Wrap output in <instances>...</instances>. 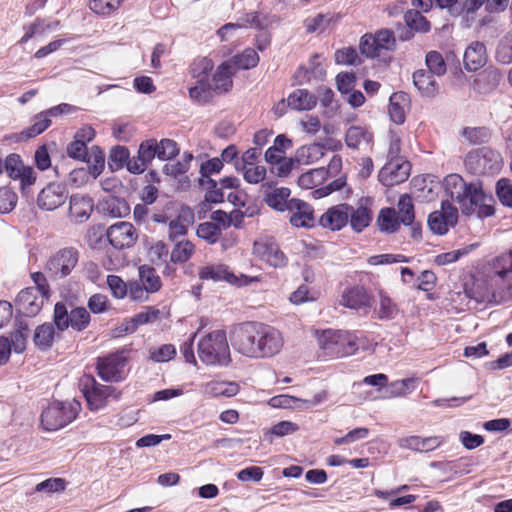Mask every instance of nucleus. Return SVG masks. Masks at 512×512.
<instances>
[{
  "mask_svg": "<svg viewBox=\"0 0 512 512\" xmlns=\"http://www.w3.org/2000/svg\"><path fill=\"white\" fill-rule=\"evenodd\" d=\"M445 193L456 201L464 215H472L475 205L481 201L483 190L480 184L466 183L459 174H449L443 180Z\"/></svg>",
  "mask_w": 512,
  "mask_h": 512,
  "instance_id": "1",
  "label": "nucleus"
},
{
  "mask_svg": "<svg viewBox=\"0 0 512 512\" xmlns=\"http://www.w3.org/2000/svg\"><path fill=\"white\" fill-rule=\"evenodd\" d=\"M261 328L262 323L256 321L242 322L233 326L229 332L233 349L245 357L259 359Z\"/></svg>",
  "mask_w": 512,
  "mask_h": 512,
  "instance_id": "2",
  "label": "nucleus"
},
{
  "mask_svg": "<svg viewBox=\"0 0 512 512\" xmlns=\"http://www.w3.org/2000/svg\"><path fill=\"white\" fill-rule=\"evenodd\" d=\"M199 359L208 366H227L231 362L227 335L215 330L205 335L197 345Z\"/></svg>",
  "mask_w": 512,
  "mask_h": 512,
  "instance_id": "3",
  "label": "nucleus"
},
{
  "mask_svg": "<svg viewBox=\"0 0 512 512\" xmlns=\"http://www.w3.org/2000/svg\"><path fill=\"white\" fill-rule=\"evenodd\" d=\"M81 410L76 400H53L45 407L40 416V423L45 431H57L74 421Z\"/></svg>",
  "mask_w": 512,
  "mask_h": 512,
  "instance_id": "4",
  "label": "nucleus"
},
{
  "mask_svg": "<svg viewBox=\"0 0 512 512\" xmlns=\"http://www.w3.org/2000/svg\"><path fill=\"white\" fill-rule=\"evenodd\" d=\"M464 163L467 170L474 175H494L502 168V157L491 147L482 146L468 152Z\"/></svg>",
  "mask_w": 512,
  "mask_h": 512,
  "instance_id": "5",
  "label": "nucleus"
},
{
  "mask_svg": "<svg viewBox=\"0 0 512 512\" xmlns=\"http://www.w3.org/2000/svg\"><path fill=\"white\" fill-rule=\"evenodd\" d=\"M79 385L88 407L92 411H98L104 408L109 400L118 401L121 397V392L114 386L102 385L91 375H84L80 379Z\"/></svg>",
  "mask_w": 512,
  "mask_h": 512,
  "instance_id": "6",
  "label": "nucleus"
},
{
  "mask_svg": "<svg viewBox=\"0 0 512 512\" xmlns=\"http://www.w3.org/2000/svg\"><path fill=\"white\" fill-rule=\"evenodd\" d=\"M91 322L89 311L84 307H74L68 311L67 305L59 301L54 305L53 323L59 332L71 327L74 331H84Z\"/></svg>",
  "mask_w": 512,
  "mask_h": 512,
  "instance_id": "7",
  "label": "nucleus"
},
{
  "mask_svg": "<svg viewBox=\"0 0 512 512\" xmlns=\"http://www.w3.org/2000/svg\"><path fill=\"white\" fill-rule=\"evenodd\" d=\"M79 260V252L73 247L63 248L46 262L44 271L52 280H60L71 274Z\"/></svg>",
  "mask_w": 512,
  "mask_h": 512,
  "instance_id": "8",
  "label": "nucleus"
},
{
  "mask_svg": "<svg viewBox=\"0 0 512 512\" xmlns=\"http://www.w3.org/2000/svg\"><path fill=\"white\" fill-rule=\"evenodd\" d=\"M319 343L324 350L339 357L352 355L358 349L356 338L351 333L341 330L323 331Z\"/></svg>",
  "mask_w": 512,
  "mask_h": 512,
  "instance_id": "9",
  "label": "nucleus"
},
{
  "mask_svg": "<svg viewBox=\"0 0 512 512\" xmlns=\"http://www.w3.org/2000/svg\"><path fill=\"white\" fill-rule=\"evenodd\" d=\"M458 222V209L449 200L441 201V209L429 214L427 224L436 235H445Z\"/></svg>",
  "mask_w": 512,
  "mask_h": 512,
  "instance_id": "10",
  "label": "nucleus"
},
{
  "mask_svg": "<svg viewBox=\"0 0 512 512\" xmlns=\"http://www.w3.org/2000/svg\"><path fill=\"white\" fill-rule=\"evenodd\" d=\"M318 155H323L322 146L320 144L302 146L297 149L295 158H281V160L275 164L276 167L271 169V172L278 177H287L291 173L295 163L304 162L305 164H310L318 159Z\"/></svg>",
  "mask_w": 512,
  "mask_h": 512,
  "instance_id": "11",
  "label": "nucleus"
},
{
  "mask_svg": "<svg viewBox=\"0 0 512 512\" xmlns=\"http://www.w3.org/2000/svg\"><path fill=\"white\" fill-rule=\"evenodd\" d=\"M127 359L123 352L111 353L105 357L98 358V376L106 382H119L124 379V368Z\"/></svg>",
  "mask_w": 512,
  "mask_h": 512,
  "instance_id": "12",
  "label": "nucleus"
},
{
  "mask_svg": "<svg viewBox=\"0 0 512 512\" xmlns=\"http://www.w3.org/2000/svg\"><path fill=\"white\" fill-rule=\"evenodd\" d=\"M4 170L10 178L20 181L23 193L36 181L34 169L31 166H25L19 154L11 153L6 157Z\"/></svg>",
  "mask_w": 512,
  "mask_h": 512,
  "instance_id": "13",
  "label": "nucleus"
},
{
  "mask_svg": "<svg viewBox=\"0 0 512 512\" xmlns=\"http://www.w3.org/2000/svg\"><path fill=\"white\" fill-rule=\"evenodd\" d=\"M106 237L111 246L117 250H123L134 246L138 239V233L132 223L121 221L107 229Z\"/></svg>",
  "mask_w": 512,
  "mask_h": 512,
  "instance_id": "14",
  "label": "nucleus"
},
{
  "mask_svg": "<svg viewBox=\"0 0 512 512\" xmlns=\"http://www.w3.org/2000/svg\"><path fill=\"white\" fill-rule=\"evenodd\" d=\"M69 192L65 184L50 182L37 196V205L41 210L53 211L63 205L68 199Z\"/></svg>",
  "mask_w": 512,
  "mask_h": 512,
  "instance_id": "15",
  "label": "nucleus"
},
{
  "mask_svg": "<svg viewBox=\"0 0 512 512\" xmlns=\"http://www.w3.org/2000/svg\"><path fill=\"white\" fill-rule=\"evenodd\" d=\"M198 276L201 280H212L214 282L226 281L238 286H246L256 280V278H251L245 275H241V278L239 279L225 264H211L201 267L198 272Z\"/></svg>",
  "mask_w": 512,
  "mask_h": 512,
  "instance_id": "16",
  "label": "nucleus"
},
{
  "mask_svg": "<svg viewBox=\"0 0 512 512\" xmlns=\"http://www.w3.org/2000/svg\"><path fill=\"white\" fill-rule=\"evenodd\" d=\"M396 212L398 222L410 227L411 238L415 241H421L422 225L415 220V209L410 195L403 194L399 197Z\"/></svg>",
  "mask_w": 512,
  "mask_h": 512,
  "instance_id": "17",
  "label": "nucleus"
},
{
  "mask_svg": "<svg viewBox=\"0 0 512 512\" xmlns=\"http://www.w3.org/2000/svg\"><path fill=\"white\" fill-rule=\"evenodd\" d=\"M259 359L271 358L279 354L284 346V337L274 326L262 323Z\"/></svg>",
  "mask_w": 512,
  "mask_h": 512,
  "instance_id": "18",
  "label": "nucleus"
},
{
  "mask_svg": "<svg viewBox=\"0 0 512 512\" xmlns=\"http://www.w3.org/2000/svg\"><path fill=\"white\" fill-rule=\"evenodd\" d=\"M491 272L492 279L496 283L500 281L509 296H512V248L492 260Z\"/></svg>",
  "mask_w": 512,
  "mask_h": 512,
  "instance_id": "19",
  "label": "nucleus"
},
{
  "mask_svg": "<svg viewBox=\"0 0 512 512\" xmlns=\"http://www.w3.org/2000/svg\"><path fill=\"white\" fill-rule=\"evenodd\" d=\"M46 297L37 293L33 287L22 289L16 297L18 310L27 317L36 316L43 308Z\"/></svg>",
  "mask_w": 512,
  "mask_h": 512,
  "instance_id": "20",
  "label": "nucleus"
},
{
  "mask_svg": "<svg viewBox=\"0 0 512 512\" xmlns=\"http://www.w3.org/2000/svg\"><path fill=\"white\" fill-rule=\"evenodd\" d=\"M502 79L503 74L497 67L488 66L475 76L472 88L478 94L488 95L497 89Z\"/></svg>",
  "mask_w": 512,
  "mask_h": 512,
  "instance_id": "21",
  "label": "nucleus"
},
{
  "mask_svg": "<svg viewBox=\"0 0 512 512\" xmlns=\"http://www.w3.org/2000/svg\"><path fill=\"white\" fill-rule=\"evenodd\" d=\"M291 213L290 223L295 227L310 228L315 224L314 210L307 202L292 198L289 200L288 210Z\"/></svg>",
  "mask_w": 512,
  "mask_h": 512,
  "instance_id": "22",
  "label": "nucleus"
},
{
  "mask_svg": "<svg viewBox=\"0 0 512 512\" xmlns=\"http://www.w3.org/2000/svg\"><path fill=\"white\" fill-rule=\"evenodd\" d=\"M409 177V164L390 161L379 171L378 179L386 187L406 181Z\"/></svg>",
  "mask_w": 512,
  "mask_h": 512,
  "instance_id": "23",
  "label": "nucleus"
},
{
  "mask_svg": "<svg viewBox=\"0 0 512 512\" xmlns=\"http://www.w3.org/2000/svg\"><path fill=\"white\" fill-rule=\"evenodd\" d=\"M350 205L338 204L329 208L319 219V224L332 231L341 230L348 223Z\"/></svg>",
  "mask_w": 512,
  "mask_h": 512,
  "instance_id": "24",
  "label": "nucleus"
},
{
  "mask_svg": "<svg viewBox=\"0 0 512 512\" xmlns=\"http://www.w3.org/2000/svg\"><path fill=\"white\" fill-rule=\"evenodd\" d=\"M410 106V96L403 91L394 92L389 98V116L397 125H401L406 119V109Z\"/></svg>",
  "mask_w": 512,
  "mask_h": 512,
  "instance_id": "25",
  "label": "nucleus"
},
{
  "mask_svg": "<svg viewBox=\"0 0 512 512\" xmlns=\"http://www.w3.org/2000/svg\"><path fill=\"white\" fill-rule=\"evenodd\" d=\"M487 52L484 43L472 42L464 53V66L468 71H477L486 64Z\"/></svg>",
  "mask_w": 512,
  "mask_h": 512,
  "instance_id": "26",
  "label": "nucleus"
},
{
  "mask_svg": "<svg viewBox=\"0 0 512 512\" xmlns=\"http://www.w3.org/2000/svg\"><path fill=\"white\" fill-rule=\"evenodd\" d=\"M93 210V200L85 195H71L69 198V214L77 222L86 221Z\"/></svg>",
  "mask_w": 512,
  "mask_h": 512,
  "instance_id": "27",
  "label": "nucleus"
},
{
  "mask_svg": "<svg viewBox=\"0 0 512 512\" xmlns=\"http://www.w3.org/2000/svg\"><path fill=\"white\" fill-rule=\"evenodd\" d=\"M434 76L424 69H419L413 73V84L422 97L434 98L438 94L439 86Z\"/></svg>",
  "mask_w": 512,
  "mask_h": 512,
  "instance_id": "28",
  "label": "nucleus"
},
{
  "mask_svg": "<svg viewBox=\"0 0 512 512\" xmlns=\"http://www.w3.org/2000/svg\"><path fill=\"white\" fill-rule=\"evenodd\" d=\"M255 249L262 258L271 266L283 267L287 263L285 254L279 249L278 245L274 242L255 243Z\"/></svg>",
  "mask_w": 512,
  "mask_h": 512,
  "instance_id": "29",
  "label": "nucleus"
},
{
  "mask_svg": "<svg viewBox=\"0 0 512 512\" xmlns=\"http://www.w3.org/2000/svg\"><path fill=\"white\" fill-rule=\"evenodd\" d=\"M52 124V121L46 117L43 111L35 114L31 119V125L20 133L15 134L16 141H26L42 134Z\"/></svg>",
  "mask_w": 512,
  "mask_h": 512,
  "instance_id": "30",
  "label": "nucleus"
},
{
  "mask_svg": "<svg viewBox=\"0 0 512 512\" xmlns=\"http://www.w3.org/2000/svg\"><path fill=\"white\" fill-rule=\"evenodd\" d=\"M317 99V96L307 89H296L288 95V106L297 111H309L316 106Z\"/></svg>",
  "mask_w": 512,
  "mask_h": 512,
  "instance_id": "31",
  "label": "nucleus"
},
{
  "mask_svg": "<svg viewBox=\"0 0 512 512\" xmlns=\"http://www.w3.org/2000/svg\"><path fill=\"white\" fill-rule=\"evenodd\" d=\"M341 303L350 309L359 310L369 306L370 297L363 286L357 285L343 293Z\"/></svg>",
  "mask_w": 512,
  "mask_h": 512,
  "instance_id": "32",
  "label": "nucleus"
},
{
  "mask_svg": "<svg viewBox=\"0 0 512 512\" xmlns=\"http://www.w3.org/2000/svg\"><path fill=\"white\" fill-rule=\"evenodd\" d=\"M232 76L231 64L227 61L221 63L212 78L214 92L217 94L228 92L233 86Z\"/></svg>",
  "mask_w": 512,
  "mask_h": 512,
  "instance_id": "33",
  "label": "nucleus"
},
{
  "mask_svg": "<svg viewBox=\"0 0 512 512\" xmlns=\"http://www.w3.org/2000/svg\"><path fill=\"white\" fill-rule=\"evenodd\" d=\"M54 323H44L36 327L33 335L34 345L42 352L51 349L55 338Z\"/></svg>",
  "mask_w": 512,
  "mask_h": 512,
  "instance_id": "34",
  "label": "nucleus"
},
{
  "mask_svg": "<svg viewBox=\"0 0 512 512\" xmlns=\"http://www.w3.org/2000/svg\"><path fill=\"white\" fill-rule=\"evenodd\" d=\"M291 190L287 187L275 188L270 192H266L264 202L272 209L284 212L289 207V196Z\"/></svg>",
  "mask_w": 512,
  "mask_h": 512,
  "instance_id": "35",
  "label": "nucleus"
},
{
  "mask_svg": "<svg viewBox=\"0 0 512 512\" xmlns=\"http://www.w3.org/2000/svg\"><path fill=\"white\" fill-rule=\"evenodd\" d=\"M372 211L366 206L354 208L350 205L349 219L351 229L356 232H362L372 221Z\"/></svg>",
  "mask_w": 512,
  "mask_h": 512,
  "instance_id": "36",
  "label": "nucleus"
},
{
  "mask_svg": "<svg viewBox=\"0 0 512 512\" xmlns=\"http://www.w3.org/2000/svg\"><path fill=\"white\" fill-rule=\"evenodd\" d=\"M102 211L113 217L122 218L130 213V206L123 198L108 196L101 203Z\"/></svg>",
  "mask_w": 512,
  "mask_h": 512,
  "instance_id": "37",
  "label": "nucleus"
},
{
  "mask_svg": "<svg viewBox=\"0 0 512 512\" xmlns=\"http://www.w3.org/2000/svg\"><path fill=\"white\" fill-rule=\"evenodd\" d=\"M138 273L140 282L148 293H155L161 289L162 281L154 267L142 265L139 267Z\"/></svg>",
  "mask_w": 512,
  "mask_h": 512,
  "instance_id": "38",
  "label": "nucleus"
},
{
  "mask_svg": "<svg viewBox=\"0 0 512 512\" xmlns=\"http://www.w3.org/2000/svg\"><path fill=\"white\" fill-rule=\"evenodd\" d=\"M28 336L29 327L27 323L17 320L16 328L10 332V336L8 337L15 353L21 354L25 351Z\"/></svg>",
  "mask_w": 512,
  "mask_h": 512,
  "instance_id": "39",
  "label": "nucleus"
},
{
  "mask_svg": "<svg viewBox=\"0 0 512 512\" xmlns=\"http://www.w3.org/2000/svg\"><path fill=\"white\" fill-rule=\"evenodd\" d=\"M260 57L253 48H246L241 53L234 55L229 63L239 70H249L258 65Z\"/></svg>",
  "mask_w": 512,
  "mask_h": 512,
  "instance_id": "40",
  "label": "nucleus"
},
{
  "mask_svg": "<svg viewBox=\"0 0 512 512\" xmlns=\"http://www.w3.org/2000/svg\"><path fill=\"white\" fill-rule=\"evenodd\" d=\"M377 224L381 232L395 233L400 228L395 208H382L378 214Z\"/></svg>",
  "mask_w": 512,
  "mask_h": 512,
  "instance_id": "41",
  "label": "nucleus"
},
{
  "mask_svg": "<svg viewBox=\"0 0 512 512\" xmlns=\"http://www.w3.org/2000/svg\"><path fill=\"white\" fill-rule=\"evenodd\" d=\"M213 87L209 79H196V84L189 88V96L198 103H208L213 98Z\"/></svg>",
  "mask_w": 512,
  "mask_h": 512,
  "instance_id": "42",
  "label": "nucleus"
},
{
  "mask_svg": "<svg viewBox=\"0 0 512 512\" xmlns=\"http://www.w3.org/2000/svg\"><path fill=\"white\" fill-rule=\"evenodd\" d=\"M404 21L406 26L411 28L414 32L427 33L431 29V24L428 19L418 10L410 9L406 11Z\"/></svg>",
  "mask_w": 512,
  "mask_h": 512,
  "instance_id": "43",
  "label": "nucleus"
},
{
  "mask_svg": "<svg viewBox=\"0 0 512 512\" xmlns=\"http://www.w3.org/2000/svg\"><path fill=\"white\" fill-rule=\"evenodd\" d=\"M398 305L384 292L379 293L377 316L380 320H392L399 314Z\"/></svg>",
  "mask_w": 512,
  "mask_h": 512,
  "instance_id": "44",
  "label": "nucleus"
},
{
  "mask_svg": "<svg viewBox=\"0 0 512 512\" xmlns=\"http://www.w3.org/2000/svg\"><path fill=\"white\" fill-rule=\"evenodd\" d=\"M371 139L372 135L360 126L349 127L345 134V143L351 149H357L363 141L368 143Z\"/></svg>",
  "mask_w": 512,
  "mask_h": 512,
  "instance_id": "45",
  "label": "nucleus"
},
{
  "mask_svg": "<svg viewBox=\"0 0 512 512\" xmlns=\"http://www.w3.org/2000/svg\"><path fill=\"white\" fill-rule=\"evenodd\" d=\"M84 162L88 164L89 174L96 179L104 169L105 155L98 146H93Z\"/></svg>",
  "mask_w": 512,
  "mask_h": 512,
  "instance_id": "46",
  "label": "nucleus"
},
{
  "mask_svg": "<svg viewBox=\"0 0 512 512\" xmlns=\"http://www.w3.org/2000/svg\"><path fill=\"white\" fill-rule=\"evenodd\" d=\"M299 430V425L291 421H280L264 432V439L272 443V436L284 437Z\"/></svg>",
  "mask_w": 512,
  "mask_h": 512,
  "instance_id": "47",
  "label": "nucleus"
},
{
  "mask_svg": "<svg viewBox=\"0 0 512 512\" xmlns=\"http://www.w3.org/2000/svg\"><path fill=\"white\" fill-rule=\"evenodd\" d=\"M194 252V245L186 240L178 241L170 253V261L175 264L187 262Z\"/></svg>",
  "mask_w": 512,
  "mask_h": 512,
  "instance_id": "48",
  "label": "nucleus"
},
{
  "mask_svg": "<svg viewBox=\"0 0 512 512\" xmlns=\"http://www.w3.org/2000/svg\"><path fill=\"white\" fill-rule=\"evenodd\" d=\"M425 63L429 73L436 76H443L447 66L442 54L438 51H429L425 57Z\"/></svg>",
  "mask_w": 512,
  "mask_h": 512,
  "instance_id": "49",
  "label": "nucleus"
},
{
  "mask_svg": "<svg viewBox=\"0 0 512 512\" xmlns=\"http://www.w3.org/2000/svg\"><path fill=\"white\" fill-rule=\"evenodd\" d=\"M125 0H89L90 9L102 16H109L120 8Z\"/></svg>",
  "mask_w": 512,
  "mask_h": 512,
  "instance_id": "50",
  "label": "nucleus"
},
{
  "mask_svg": "<svg viewBox=\"0 0 512 512\" xmlns=\"http://www.w3.org/2000/svg\"><path fill=\"white\" fill-rule=\"evenodd\" d=\"M197 236L209 244L218 242L221 236V227L213 222H203L197 227Z\"/></svg>",
  "mask_w": 512,
  "mask_h": 512,
  "instance_id": "51",
  "label": "nucleus"
},
{
  "mask_svg": "<svg viewBox=\"0 0 512 512\" xmlns=\"http://www.w3.org/2000/svg\"><path fill=\"white\" fill-rule=\"evenodd\" d=\"M418 379L417 378H405L401 380H396L390 383V396L392 397H400L410 394L417 387Z\"/></svg>",
  "mask_w": 512,
  "mask_h": 512,
  "instance_id": "52",
  "label": "nucleus"
},
{
  "mask_svg": "<svg viewBox=\"0 0 512 512\" xmlns=\"http://www.w3.org/2000/svg\"><path fill=\"white\" fill-rule=\"evenodd\" d=\"M463 136L472 144H484L491 138V131L487 127H466Z\"/></svg>",
  "mask_w": 512,
  "mask_h": 512,
  "instance_id": "53",
  "label": "nucleus"
},
{
  "mask_svg": "<svg viewBox=\"0 0 512 512\" xmlns=\"http://www.w3.org/2000/svg\"><path fill=\"white\" fill-rule=\"evenodd\" d=\"M129 150L125 146H115L111 149L108 166L112 171L119 170L124 167L128 158Z\"/></svg>",
  "mask_w": 512,
  "mask_h": 512,
  "instance_id": "54",
  "label": "nucleus"
},
{
  "mask_svg": "<svg viewBox=\"0 0 512 512\" xmlns=\"http://www.w3.org/2000/svg\"><path fill=\"white\" fill-rule=\"evenodd\" d=\"M495 190L500 203L512 208V182L507 178H501L497 181Z\"/></svg>",
  "mask_w": 512,
  "mask_h": 512,
  "instance_id": "55",
  "label": "nucleus"
},
{
  "mask_svg": "<svg viewBox=\"0 0 512 512\" xmlns=\"http://www.w3.org/2000/svg\"><path fill=\"white\" fill-rule=\"evenodd\" d=\"M212 60L204 57L193 62L190 68V74L195 79H209V74L213 70Z\"/></svg>",
  "mask_w": 512,
  "mask_h": 512,
  "instance_id": "56",
  "label": "nucleus"
},
{
  "mask_svg": "<svg viewBox=\"0 0 512 512\" xmlns=\"http://www.w3.org/2000/svg\"><path fill=\"white\" fill-rule=\"evenodd\" d=\"M373 38L375 39L376 46L381 50H394L396 46V39L393 31L389 29H381L377 31Z\"/></svg>",
  "mask_w": 512,
  "mask_h": 512,
  "instance_id": "57",
  "label": "nucleus"
},
{
  "mask_svg": "<svg viewBox=\"0 0 512 512\" xmlns=\"http://www.w3.org/2000/svg\"><path fill=\"white\" fill-rule=\"evenodd\" d=\"M18 201L17 194L8 187L0 188V213L11 212Z\"/></svg>",
  "mask_w": 512,
  "mask_h": 512,
  "instance_id": "58",
  "label": "nucleus"
},
{
  "mask_svg": "<svg viewBox=\"0 0 512 512\" xmlns=\"http://www.w3.org/2000/svg\"><path fill=\"white\" fill-rule=\"evenodd\" d=\"M138 156L148 165L158 157V142L155 139L143 141L138 149Z\"/></svg>",
  "mask_w": 512,
  "mask_h": 512,
  "instance_id": "59",
  "label": "nucleus"
},
{
  "mask_svg": "<svg viewBox=\"0 0 512 512\" xmlns=\"http://www.w3.org/2000/svg\"><path fill=\"white\" fill-rule=\"evenodd\" d=\"M335 61L337 64L342 65H356L361 63L358 53L353 47L338 49L335 52Z\"/></svg>",
  "mask_w": 512,
  "mask_h": 512,
  "instance_id": "60",
  "label": "nucleus"
},
{
  "mask_svg": "<svg viewBox=\"0 0 512 512\" xmlns=\"http://www.w3.org/2000/svg\"><path fill=\"white\" fill-rule=\"evenodd\" d=\"M318 96L321 106L326 109L325 114L328 117L333 116L336 111V106L333 105L334 91L328 87H320L318 89Z\"/></svg>",
  "mask_w": 512,
  "mask_h": 512,
  "instance_id": "61",
  "label": "nucleus"
},
{
  "mask_svg": "<svg viewBox=\"0 0 512 512\" xmlns=\"http://www.w3.org/2000/svg\"><path fill=\"white\" fill-rule=\"evenodd\" d=\"M179 148L177 143L172 139H162L158 142V158L160 160H169L177 156Z\"/></svg>",
  "mask_w": 512,
  "mask_h": 512,
  "instance_id": "62",
  "label": "nucleus"
},
{
  "mask_svg": "<svg viewBox=\"0 0 512 512\" xmlns=\"http://www.w3.org/2000/svg\"><path fill=\"white\" fill-rule=\"evenodd\" d=\"M336 86L341 94H348L356 84V76L352 72H341L336 76Z\"/></svg>",
  "mask_w": 512,
  "mask_h": 512,
  "instance_id": "63",
  "label": "nucleus"
},
{
  "mask_svg": "<svg viewBox=\"0 0 512 512\" xmlns=\"http://www.w3.org/2000/svg\"><path fill=\"white\" fill-rule=\"evenodd\" d=\"M87 307L93 314H101L109 310V300L107 296L96 293L89 297Z\"/></svg>",
  "mask_w": 512,
  "mask_h": 512,
  "instance_id": "64",
  "label": "nucleus"
}]
</instances>
